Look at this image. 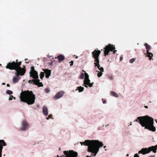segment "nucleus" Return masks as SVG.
Segmentation results:
<instances>
[{
	"label": "nucleus",
	"mask_w": 157,
	"mask_h": 157,
	"mask_svg": "<svg viewBox=\"0 0 157 157\" xmlns=\"http://www.w3.org/2000/svg\"><path fill=\"white\" fill-rule=\"evenodd\" d=\"M29 125L27 121L24 120L22 122L21 129L23 131L26 130L29 127Z\"/></svg>",
	"instance_id": "f8f14e48"
},
{
	"label": "nucleus",
	"mask_w": 157,
	"mask_h": 157,
	"mask_svg": "<svg viewBox=\"0 0 157 157\" xmlns=\"http://www.w3.org/2000/svg\"><path fill=\"white\" fill-rule=\"evenodd\" d=\"M149 157H155V156L154 155H150Z\"/></svg>",
	"instance_id": "c03bdc74"
},
{
	"label": "nucleus",
	"mask_w": 157,
	"mask_h": 157,
	"mask_svg": "<svg viewBox=\"0 0 157 157\" xmlns=\"http://www.w3.org/2000/svg\"><path fill=\"white\" fill-rule=\"evenodd\" d=\"M43 114L45 115L48 114V109L47 106H44L43 108Z\"/></svg>",
	"instance_id": "a211bd4d"
},
{
	"label": "nucleus",
	"mask_w": 157,
	"mask_h": 157,
	"mask_svg": "<svg viewBox=\"0 0 157 157\" xmlns=\"http://www.w3.org/2000/svg\"><path fill=\"white\" fill-rule=\"evenodd\" d=\"M111 94L112 96L115 97H118V94L117 93L114 92H111Z\"/></svg>",
	"instance_id": "b1692460"
},
{
	"label": "nucleus",
	"mask_w": 157,
	"mask_h": 157,
	"mask_svg": "<svg viewBox=\"0 0 157 157\" xmlns=\"http://www.w3.org/2000/svg\"><path fill=\"white\" fill-rule=\"evenodd\" d=\"M57 157H59V156L58 155H57ZM61 157H62L61 156Z\"/></svg>",
	"instance_id": "3c124183"
},
{
	"label": "nucleus",
	"mask_w": 157,
	"mask_h": 157,
	"mask_svg": "<svg viewBox=\"0 0 157 157\" xmlns=\"http://www.w3.org/2000/svg\"><path fill=\"white\" fill-rule=\"evenodd\" d=\"M84 90V88L83 87H82L81 86L78 87L77 88V89H76V90H78V91L79 92H82Z\"/></svg>",
	"instance_id": "4be33fe9"
},
{
	"label": "nucleus",
	"mask_w": 157,
	"mask_h": 157,
	"mask_svg": "<svg viewBox=\"0 0 157 157\" xmlns=\"http://www.w3.org/2000/svg\"><path fill=\"white\" fill-rule=\"evenodd\" d=\"M147 56L149 58L152 57L153 56V54L151 52H147Z\"/></svg>",
	"instance_id": "393cba45"
},
{
	"label": "nucleus",
	"mask_w": 157,
	"mask_h": 157,
	"mask_svg": "<svg viewBox=\"0 0 157 157\" xmlns=\"http://www.w3.org/2000/svg\"><path fill=\"white\" fill-rule=\"evenodd\" d=\"M151 59H152V58H150V59H150V60H151Z\"/></svg>",
	"instance_id": "864d4df0"
},
{
	"label": "nucleus",
	"mask_w": 157,
	"mask_h": 157,
	"mask_svg": "<svg viewBox=\"0 0 157 157\" xmlns=\"http://www.w3.org/2000/svg\"><path fill=\"white\" fill-rule=\"evenodd\" d=\"M27 60V59H25V61H26V60Z\"/></svg>",
	"instance_id": "09e8293b"
},
{
	"label": "nucleus",
	"mask_w": 157,
	"mask_h": 157,
	"mask_svg": "<svg viewBox=\"0 0 157 157\" xmlns=\"http://www.w3.org/2000/svg\"><path fill=\"white\" fill-rule=\"evenodd\" d=\"M6 144L3 140H0V157H2L3 146H6Z\"/></svg>",
	"instance_id": "4468645a"
},
{
	"label": "nucleus",
	"mask_w": 157,
	"mask_h": 157,
	"mask_svg": "<svg viewBox=\"0 0 157 157\" xmlns=\"http://www.w3.org/2000/svg\"><path fill=\"white\" fill-rule=\"evenodd\" d=\"M134 157H140L137 154H136L135 155Z\"/></svg>",
	"instance_id": "c9c22d12"
},
{
	"label": "nucleus",
	"mask_w": 157,
	"mask_h": 157,
	"mask_svg": "<svg viewBox=\"0 0 157 157\" xmlns=\"http://www.w3.org/2000/svg\"><path fill=\"white\" fill-rule=\"evenodd\" d=\"M136 59L135 58H132L130 59L129 62L131 63H132L135 61Z\"/></svg>",
	"instance_id": "7c9ffc66"
},
{
	"label": "nucleus",
	"mask_w": 157,
	"mask_h": 157,
	"mask_svg": "<svg viewBox=\"0 0 157 157\" xmlns=\"http://www.w3.org/2000/svg\"><path fill=\"white\" fill-rule=\"evenodd\" d=\"M134 121L139 123L142 127H145V128L153 132L156 130L155 128L153 125V119L148 116L138 117Z\"/></svg>",
	"instance_id": "f257e3e1"
},
{
	"label": "nucleus",
	"mask_w": 157,
	"mask_h": 157,
	"mask_svg": "<svg viewBox=\"0 0 157 157\" xmlns=\"http://www.w3.org/2000/svg\"><path fill=\"white\" fill-rule=\"evenodd\" d=\"M128 154H127V156H128Z\"/></svg>",
	"instance_id": "5fc2aeb1"
},
{
	"label": "nucleus",
	"mask_w": 157,
	"mask_h": 157,
	"mask_svg": "<svg viewBox=\"0 0 157 157\" xmlns=\"http://www.w3.org/2000/svg\"><path fill=\"white\" fill-rule=\"evenodd\" d=\"M63 153L66 155V157H77L78 156V153L73 150L69 151H64Z\"/></svg>",
	"instance_id": "9d476101"
},
{
	"label": "nucleus",
	"mask_w": 157,
	"mask_h": 157,
	"mask_svg": "<svg viewBox=\"0 0 157 157\" xmlns=\"http://www.w3.org/2000/svg\"><path fill=\"white\" fill-rule=\"evenodd\" d=\"M17 71L16 77L19 78V75L21 76L23 75L25 73L26 70H15Z\"/></svg>",
	"instance_id": "ddd939ff"
},
{
	"label": "nucleus",
	"mask_w": 157,
	"mask_h": 157,
	"mask_svg": "<svg viewBox=\"0 0 157 157\" xmlns=\"http://www.w3.org/2000/svg\"><path fill=\"white\" fill-rule=\"evenodd\" d=\"M106 102V101L105 100L103 101V103L104 104Z\"/></svg>",
	"instance_id": "58836bf2"
},
{
	"label": "nucleus",
	"mask_w": 157,
	"mask_h": 157,
	"mask_svg": "<svg viewBox=\"0 0 157 157\" xmlns=\"http://www.w3.org/2000/svg\"><path fill=\"white\" fill-rule=\"evenodd\" d=\"M44 71V72L46 74L45 77L47 78H49V77L51 75V70L47 69H45L43 70Z\"/></svg>",
	"instance_id": "dca6fc26"
},
{
	"label": "nucleus",
	"mask_w": 157,
	"mask_h": 157,
	"mask_svg": "<svg viewBox=\"0 0 157 157\" xmlns=\"http://www.w3.org/2000/svg\"><path fill=\"white\" fill-rule=\"evenodd\" d=\"M123 59V57L122 56H121L120 58V61H122Z\"/></svg>",
	"instance_id": "e433bc0d"
},
{
	"label": "nucleus",
	"mask_w": 157,
	"mask_h": 157,
	"mask_svg": "<svg viewBox=\"0 0 157 157\" xmlns=\"http://www.w3.org/2000/svg\"><path fill=\"white\" fill-rule=\"evenodd\" d=\"M20 98L21 101L26 103L29 105L34 104L36 99L35 95L33 91L29 90L22 91Z\"/></svg>",
	"instance_id": "7ed1b4c3"
},
{
	"label": "nucleus",
	"mask_w": 157,
	"mask_h": 157,
	"mask_svg": "<svg viewBox=\"0 0 157 157\" xmlns=\"http://www.w3.org/2000/svg\"><path fill=\"white\" fill-rule=\"evenodd\" d=\"M59 150H60V148H59Z\"/></svg>",
	"instance_id": "4d7b16f0"
},
{
	"label": "nucleus",
	"mask_w": 157,
	"mask_h": 157,
	"mask_svg": "<svg viewBox=\"0 0 157 157\" xmlns=\"http://www.w3.org/2000/svg\"><path fill=\"white\" fill-rule=\"evenodd\" d=\"M98 72L97 75L99 77H100L102 75V73L101 72H100L99 71H97Z\"/></svg>",
	"instance_id": "c85d7f7f"
},
{
	"label": "nucleus",
	"mask_w": 157,
	"mask_h": 157,
	"mask_svg": "<svg viewBox=\"0 0 157 157\" xmlns=\"http://www.w3.org/2000/svg\"><path fill=\"white\" fill-rule=\"evenodd\" d=\"M84 74L83 73H81L79 76V78L81 79H83L84 78Z\"/></svg>",
	"instance_id": "c756f323"
},
{
	"label": "nucleus",
	"mask_w": 157,
	"mask_h": 157,
	"mask_svg": "<svg viewBox=\"0 0 157 157\" xmlns=\"http://www.w3.org/2000/svg\"><path fill=\"white\" fill-rule=\"evenodd\" d=\"M109 78L110 79H113V76H112L110 77H109Z\"/></svg>",
	"instance_id": "4c0bfd02"
},
{
	"label": "nucleus",
	"mask_w": 157,
	"mask_h": 157,
	"mask_svg": "<svg viewBox=\"0 0 157 157\" xmlns=\"http://www.w3.org/2000/svg\"><path fill=\"white\" fill-rule=\"evenodd\" d=\"M104 51L105 56L109 55L110 51H113V54H115L117 51L116 50H114L115 49V45L110 44L104 48Z\"/></svg>",
	"instance_id": "39448f33"
},
{
	"label": "nucleus",
	"mask_w": 157,
	"mask_h": 157,
	"mask_svg": "<svg viewBox=\"0 0 157 157\" xmlns=\"http://www.w3.org/2000/svg\"><path fill=\"white\" fill-rule=\"evenodd\" d=\"M144 107L146 108H148V107L147 106H144Z\"/></svg>",
	"instance_id": "37998d69"
},
{
	"label": "nucleus",
	"mask_w": 157,
	"mask_h": 157,
	"mask_svg": "<svg viewBox=\"0 0 157 157\" xmlns=\"http://www.w3.org/2000/svg\"><path fill=\"white\" fill-rule=\"evenodd\" d=\"M104 51L105 56L109 55L110 51H113V54H115L117 51L116 50H114L115 49V45L110 44L104 48Z\"/></svg>",
	"instance_id": "423d86ee"
},
{
	"label": "nucleus",
	"mask_w": 157,
	"mask_h": 157,
	"mask_svg": "<svg viewBox=\"0 0 157 157\" xmlns=\"http://www.w3.org/2000/svg\"><path fill=\"white\" fill-rule=\"evenodd\" d=\"M101 53V51L100 50H97L95 49L92 53L93 57L94 59V64H96V63H99V57Z\"/></svg>",
	"instance_id": "6e6552de"
},
{
	"label": "nucleus",
	"mask_w": 157,
	"mask_h": 157,
	"mask_svg": "<svg viewBox=\"0 0 157 157\" xmlns=\"http://www.w3.org/2000/svg\"><path fill=\"white\" fill-rule=\"evenodd\" d=\"M155 121H156V123H157V121L156 120Z\"/></svg>",
	"instance_id": "6e6d98bb"
},
{
	"label": "nucleus",
	"mask_w": 157,
	"mask_h": 157,
	"mask_svg": "<svg viewBox=\"0 0 157 157\" xmlns=\"http://www.w3.org/2000/svg\"><path fill=\"white\" fill-rule=\"evenodd\" d=\"M18 60L17 59H16V62L15 63H18Z\"/></svg>",
	"instance_id": "79ce46f5"
},
{
	"label": "nucleus",
	"mask_w": 157,
	"mask_h": 157,
	"mask_svg": "<svg viewBox=\"0 0 157 157\" xmlns=\"http://www.w3.org/2000/svg\"><path fill=\"white\" fill-rule=\"evenodd\" d=\"M36 80V81L34 82V84L35 85H37L39 87L43 86V85L41 82H40V80L38 79V78L36 79V78H34Z\"/></svg>",
	"instance_id": "f3484780"
},
{
	"label": "nucleus",
	"mask_w": 157,
	"mask_h": 157,
	"mask_svg": "<svg viewBox=\"0 0 157 157\" xmlns=\"http://www.w3.org/2000/svg\"><path fill=\"white\" fill-rule=\"evenodd\" d=\"M21 62L20 61L18 63H15L13 61L12 63L9 62L6 66V68L10 70H25V67L23 66V67L21 68L20 66L21 65Z\"/></svg>",
	"instance_id": "20e7f679"
},
{
	"label": "nucleus",
	"mask_w": 157,
	"mask_h": 157,
	"mask_svg": "<svg viewBox=\"0 0 157 157\" xmlns=\"http://www.w3.org/2000/svg\"><path fill=\"white\" fill-rule=\"evenodd\" d=\"M36 81V79H33L32 80H29V81H28V82L30 83H31V84H32V83H33V84H34V82H35Z\"/></svg>",
	"instance_id": "a878e982"
},
{
	"label": "nucleus",
	"mask_w": 157,
	"mask_h": 157,
	"mask_svg": "<svg viewBox=\"0 0 157 157\" xmlns=\"http://www.w3.org/2000/svg\"><path fill=\"white\" fill-rule=\"evenodd\" d=\"M55 58L56 59L57 58L59 59V62L63 61L65 59L64 56L62 55H58L57 57H56Z\"/></svg>",
	"instance_id": "6ab92c4d"
},
{
	"label": "nucleus",
	"mask_w": 157,
	"mask_h": 157,
	"mask_svg": "<svg viewBox=\"0 0 157 157\" xmlns=\"http://www.w3.org/2000/svg\"><path fill=\"white\" fill-rule=\"evenodd\" d=\"M26 63H28V62H26Z\"/></svg>",
	"instance_id": "bf43d9fd"
},
{
	"label": "nucleus",
	"mask_w": 157,
	"mask_h": 157,
	"mask_svg": "<svg viewBox=\"0 0 157 157\" xmlns=\"http://www.w3.org/2000/svg\"><path fill=\"white\" fill-rule=\"evenodd\" d=\"M31 70L30 72V76L32 77L33 78H35L36 79L38 78V73L37 71H35L34 67L32 66L31 67Z\"/></svg>",
	"instance_id": "9b49d317"
},
{
	"label": "nucleus",
	"mask_w": 157,
	"mask_h": 157,
	"mask_svg": "<svg viewBox=\"0 0 157 157\" xmlns=\"http://www.w3.org/2000/svg\"><path fill=\"white\" fill-rule=\"evenodd\" d=\"M52 117V114H50L48 115V117L47 118V120H48L49 118H51Z\"/></svg>",
	"instance_id": "473e14b6"
},
{
	"label": "nucleus",
	"mask_w": 157,
	"mask_h": 157,
	"mask_svg": "<svg viewBox=\"0 0 157 157\" xmlns=\"http://www.w3.org/2000/svg\"><path fill=\"white\" fill-rule=\"evenodd\" d=\"M3 84H5V83H3Z\"/></svg>",
	"instance_id": "13d9d810"
},
{
	"label": "nucleus",
	"mask_w": 157,
	"mask_h": 157,
	"mask_svg": "<svg viewBox=\"0 0 157 157\" xmlns=\"http://www.w3.org/2000/svg\"><path fill=\"white\" fill-rule=\"evenodd\" d=\"M64 92L60 91L58 92L54 97V99H58L62 97L63 95Z\"/></svg>",
	"instance_id": "2eb2a0df"
},
{
	"label": "nucleus",
	"mask_w": 157,
	"mask_h": 157,
	"mask_svg": "<svg viewBox=\"0 0 157 157\" xmlns=\"http://www.w3.org/2000/svg\"><path fill=\"white\" fill-rule=\"evenodd\" d=\"M13 99H15V97H13Z\"/></svg>",
	"instance_id": "a18cd8bd"
},
{
	"label": "nucleus",
	"mask_w": 157,
	"mask_h": 157,
	"mask_svg": "<svg viewBox=\"0 0 157 157\" xmlns=\"http://www.w3.org/2000/svg\"><path fill=\"white\" fill-rule=\"evenodd\" d=\"M40 78L41 79H43V78L44 76V73L43 72H41L40 73Z\"/></svg>",
	"instance_id": "bb28decb"
},
{
	"label": "nucleus",
	"mask_w": 157,
	"mask_h": 157,
	"mask_svg": "<svg viewBox=\"0 0 157 157\" xmlns=\"http://www.w3.org/2000/svg\"><path fill=\"white\" fill-rule=\"evenodd\" d=\"M70 63H71L70 64V66H71L72 65H73V64L74 63L73 61V60H71L70 62Z\"/></svg>",
	"instance_id": "f704fd0d"
},
{
	"label": "nucleus",
	"mask_w": 157,
	"mask_h": 157,
	"mask_svg": "<svg viewBox=\"0 0 157 157\" xmlns=\"http://www.w3.org/2000/svg\"><path fill=\"white\" fill-rule=\"evenodd\" d=\"M86 157H90V156H89L88 155H87L86 156Z\"/></svg>",
	"instance_id": "de8ad7c7"
},
{
	"label": "nucleus",
	"mask_w": 157,
	"mask_h": 157,
	"mask_svg": "<svg viewBox=\"0 0 157 157\" xmlns=\"http://www.w3.org/2000/svg\"><path fill=\"white\" fill-rule=\"evenodd\" d=\"M99 63H96L97 64V66L96 65V64H94L95 66L97 67L98 68L99 70H100L101 72H103L104 71V69L103 67H100Z\"/></svg>",
	"instance_id": "aec40b11"
},
{
	"label": "nucleus",
	"mask_w": 157,
	"mask_h": 157,
	"mask_svg": "<svg viewBox=\"0 0 157 157\" xmlns=\"http://www.w3.org/2000/svg\"><path fill=\"white\" fill-rule=\"evenodd\" d=\"M19 80V78L15 77L13 78V81L14 83H16Z\"/></svg>",
	"instance_id": "5701e85b"
},
{
	"label": "nucleus",
	"mask_w": 157,
	"mask_h": 157,
	"mask_svg": "<svg viewBox=\"0 0 157 157\" xmlns=\"http://www.w3.org/2000/svg\"><path fill=\"white\" fill-rule=\"evenodd\" d=\"M106 146H104V148H106Z\"/></svg>",
	"instance_id": "49530a36"
},
{
	"label": "nucleus",
	"mask_w": 157,
	"mask_h": 157,
	"mask_svg": "<svg viewBox=\"0 0 157 157\" xmlns=\"http://www.w3.org/2000/svg\"><path fill=\"white\" fill-rule=\"evenodd\" d=\"M13 97V96L12 95H10L9 99V100L10 101L12 100Z\"/></svg>",
	"instance_id": "72a5a7b5"
},
{
	"label": "nucleus",
	"mask_w": 157,
	"mask_h": 157,
	"mask_svg": "<svg viewBox=\"0 0 157 157\" xmlns=\"http://www.w3.org/2000/svg\"><path fill=\"white\" fill-rule=\"evenodd\" d=\"M76 58H78V57L77 56Z\"/></svg>",
	"instance_id": "603ef678"
},
{
	"label": "nucleus",
	"mask_w": 157,
	"mask_h": 157,
	"mask_svg": "<svg viewBox=\"0 0 157 157\" xmlns=\"http://www.w3.org/2000/svg\"><path fill=\"white\" fill-rule=\"evenodd\" d=\"M144 45L145 46L147 50V52H148L151 49V46L147 43H145L144 44Z\"/></svg>",
	"instance_id": "412c9836"
},
{
	"label": "nucleus",
	"mask_w": 157,
	"mask_h": 157,
	"mask_svg": "<svg viewBox=\"0 0 157 157\" xmlns=\"http://www.w3.org/2000/svg\"><path fill=\"white\" fill-rule=\"evenodd\" d=\"M13 92L12 91L9 90H7L6 92V93L7 94L10 95L12 94H13Z\"/></svg>",
	"instance_id": "cd10ccee"
},
{
	"label": "nucleus",
	"mask_w": 157,
	"mask_h": 157,
	"mask_svg": "<svg viewBox=\"0 0 157 157\" xmlns=\"http://www.w3.org/2000/svg\"><path fill=\"white\" fill-rule=\"evenodd\" d=\"M109 124H108L107 125H106V126H105L106 127V126H108V125H109Z\"/></svg>",
	"instance_id": "8fccbe9b"
},
{
	"label": "nucleus",
	"mask_w": 157,
	"mask_h": 157,
	"mask_svg": "<svg viewBox=\"0 0 157 157\" xmlns=\"http://www.w3.org/2000/svg\"><path fill=\"white\" fill-rule=\"evenodd\" d=\"M80 143L81 144V145H83V144L84 145V143H83V142H80Z\"/></svg>",
	"instance_id": "a19ab883"
},
{
	"label": "nucleus",
	"mask_w": 157,
	"mask_h": 157,
	"mask_svg": "<svg viewBox=\"0 0 157 157\" xmlns=\"http://www.w3.org/2000/svg\"><path fill=\"white\" fill-rule=\"evenodd\" d=\"M157 149V145L155 146H152L148 148H143L139 151V153H141L144 155L147 153H148L151 151L155 153L156 152V150Z\"/></svg>",
	"instance_id": "0eeeda50"
},
{
	"label": "nucleus",
	"mask_w": 157,
	"mask_h": 157,
	"mask_svg": "<svg viewBox=\"0 0 157 157\" xmlns=\"http://www.w3.org/2000/svg\"><path fill=\"white\" fill-rule=\"evenodd\" d=\"M84 145L88 146V151L94 154L95 156L99 151V148L103 145L102 143L98 140H85Z\"/></svg>",
	"instance_id": "f03ea898"
},
{
	"label": "nucleus",
	"mask_w": 157,
	"mask_h": 157,
	"mask_svg": "<svg viewBox=\"0 0 157 157\" xmlns=\"http://www.w3.org/2000/svg\"><path fill=\"white\" fill-rule=\"evenodd\" d=\"M50 91V90L48 88H46L45 89V92L47 93H48Z\"/></svg>",
	"instance_id": "2f4dec72"
},
{
	"label": "nucleus",
	"mask_w": 157,
	"mask_h": 157,
	"mask_svg": "<svg viewBox=\"0 0 157 157\" xmlns=\"http://www.w3.org/2000/svg\"><path fill=\"white\" fill-rule=\"evenodd\" d=\"M85 80L84 81V83L82 85L87 88L88 87V85L89 86V87H92L93 86V84H94V82L92 83H90V80L89 78V76L87 73H85Z\"/></svg>",
	"instance_id": "1a4fd4ad"
},
{
	"label": "nucleus",
	"mask_w": 157,
	"mask_h": 157,
	"mask_svg": "<svg viewBox=\"0 0 157 157\" xmlns=\"http://www.w3.org/2000/svg\"><path fill=\"white\" fill-rule=\"evenodd\" d=\"M6 86H7V87H10V85L9 84H7L6 85Z\"/></svg>",
	"instance_id": "ea45409f"
}]
</instances>
